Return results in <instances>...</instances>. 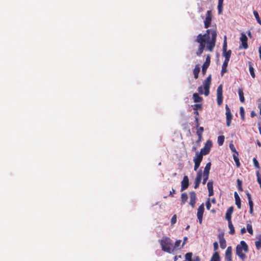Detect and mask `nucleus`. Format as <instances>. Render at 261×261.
<instances>
[{"mask_svg": "<svg viewBox=\"0 0 261 261\" xmlns=\"http://www.w3.org/2000/svg\"><path fill=\"white\" fill-rule=\"evenodd\" d=\"M216 37V31L213 29L207 30L206 33L203 35L199 34L196 40V41L199 44L196 55L197 56H200L205 46L207 50L212 51L215 46Z\"/></svg>", "mask_w": 261, "mask_h": 261, "instance_id": "1", "label": "nucleus"}, {"mask_svg": "<svg viewBox=\"0 0 261 261\" xmlns=\"http://www.w3.org/2000/svg\"><path fill=\"white\" fill-rule=\"evenodd\" d=\"M248 251V247L246 242L244 241H241L240 243L236 247V254L243 261L246 258V255L243 253Z\"/></svg>", "mask_w": 261, "mask_h": 261, "instance_id": "2", "label": "nucleus"}, {"mask_svg": "<svg viewBox=\"0 0 261 261\" xmlns=\"http://www.w3.org/2000/svg\"><path fill=\"white\" fill-rule=\"evenodd\" d=\"M211 83V75H210L203 82V86H200L198 88V92L200 94H204L205 96H208L210 93V88Z\"/></svg>", "mask_w": 261, "mask_h": 261, "instance_id": "3", "label": "nucleus"}, {"mask_svg": "<svg viewBox=\"0 0 261 261\" xmlns=\"http://www.w3.org/2000/svg\"><path fill=\"white\" fill-rule=\"evenodd\" d=\"M160 244L162 249L163 251L171 253L172 251V241L169 238H165L160 241Z\"/></svg>", "mask_w": 261, "mask_h": 261, "instance_id": "4", "label": "nucleus"}, {"mask_svg": "<svg viewBox=\"0 0 261 261\" xmlns=\"http://www.w3.org/2000/svg\"><path fill=\"white\" fill-rule=\"evenodd\" d=\"M202 159L203 157L202 156V154H199L198 151L196 152L195 156L193 159V161L194 162V169L195 171L197 170L202 160Z\"/></svg>", "mask_w": 261, "mask_h": 261, "instance_id": "5", "label": "nucleus"}, {"mask_svg": "<svg viewBox=\"0 0 261 261\" xmlns=\"http://www.w3.org/2000/svg\"><path fill=\"white\" fill-rule=\"evenodd\" d=\"M223 99V87L222 85H220L217 90V101L218 106L222 105Z\"/></svg>", "mask_w": 261, "mask_h": 261, "instance_id": "6", "label": "nucleus"}, {"mask_svg": "<svg viewBox=\"0 0 261 261\" xmlns=\"http://www.w3.org/2000/svg\"><path fill=\"white\" fill-rule=\"evenodd\" d=\"M212 146V143L211 141H207L205 144L204 147L200 150L199 154H202L203 157V155H206L210 152V149Z\"/></svg>", "mask_w": 261, "mask_h": 261, "instance_id": "7", "label": "nucleus"}, {"mask_svg": "<svg viewBox=\"0 0 261 261\" xmlns=\"http://www.w3.org/2000/svg\"><path fill=\"white\" fill-rule=\"evenodd\" d=\"M204 211V204L202 203L198 207L197 213V218L199 220V222L200 224L202 223V218H203V214Z\"/></svg>", "mask_w": 261, "mask_h": 261, "instance_id": "8", "label": "nucleus"}, {"mask_svg": "<svg viewBox=\"0 0 261 261\" xmlns=\"http://www.w3.org/2000/svg\"><path fill=\"white\" fill-rule=\"evenodd\" d=\"M226 109V125L227 126H229L231 123V121L232 118V116L231 113L230 109L229 108L227 105L225 106Z\"/></svg>", "mask_w": 261, "mask_h": 261, "instance_id": "9", "label": "nucleus"}, {"mask_svg": "<svg viewBox=\"0 0 261 261\" xmlns=\"http://www.w3.org/2000/svg\"><path fill=\"white\" fill-rule=\"evenodd\" d=\"M212 21V14L211 11H207L206 12V16L204 21V28H208L210 27Z\"/></svg>", "mask_w": 261, "mask_h": 261, "instance_id": "10", "label": "nucleus"}, {"mask_svg": "<svg viewBox=\"0 0 261 261\" xmlns=\"http://www.w3.org/2000/svg\"><path fill=\"white\" fill-rule=\"evenodd\" d=\"M190 205L194 207L196 203V194L195 192H191L190 193Z\"/></svg>", "mask_w": 261, "mask_h": 261, "instance_id": "11", "label": "nucleus"}, {"mask_svg": "<svg viewBox=\"0 0 261 261\" xmlns=\"http://www.w3.org/2000/svg\"><path fill=\"white\" fill-rule=\"evenodd\" d=\"M181 191L187 189L189 186V178L187 176H185L181 181Z\"/></svg>", "mask_w": 261, "mask_h": 261, "instance_id": "12", "label": "nucleus"}, {"mask_svg": "<svg viewBox=\"0 0 261 261\" xmlns=\"http://www.w3.org/2000/svg\"><path fill=\"white\" fill-rule=\"evenodd\" d=\"M247 40V37L246 35L242 33L240 37V41L242 42L243 47L245 49H247L248 48Z\"/></svg>", "mask_w": 261, "mask_h": 261, "instance_id": "13", "label": "nucleus"}, {"mask_svg": "<svg viewBox=\"0 0 261 261\" xmlns=\"http://www.w3.org/2000/svg\"><path fill=\"white\" fill-rule=\"evenodd\" d=\"M232 249L231 247H227L225 251V259L226 261H232Z\"/></svg>", "mask_w": 261, "mask_h": 261, "instance_id": "14", "label": "nucleus"}, {"mask_svg": "<svg viewBox=\"0 0 261 261\" xmlns=\"http://www.w3.org/2000/svg\"><path fill=\"white\" fill-rule=\"evenodd\" d=\"M210 64V56L208 55L206 58L205 61L203 65L202 66V71L203 73H204L207 69V68L208 67Z\"/></svg>", "mask_w": 261, "mask_h": 261, "instance_id": "15", "label": "nucleus"}, {"mask_svg": "<svg viewBox=\"0 0 261 261\" xmlns=\"http://www.w3.org/2000/svg\"><path fill=\"white\" fill-rule=\"evenodd\" d=\"M219 240L221 248L222 249H224L226 246V244L225 240L222 234H220L219 236Z\"/></svg>", "mask_w": 261, "mask_h": 261, "instance_id": "16", "label": "nucleus"}, {"mask_svg": "<svg viewBox=\"0 0 261 261\" xmlns=\"http://www.w3.org/2000/svg\"><path fill=\"white\" fill-rule=\"evenodd\" d=\"M233 212V207H230L226 211V215H225V218L228 221H231V214Z\"/></svg>", "mask_w": 261, "mask_h": 261, "instance_id": "17", "label": "nucleus"}, {"mask_svg": "<svg viewBox=\"0 0 261 261\" xmlns=\"http://www.w3.org/2000/svg\"><path fill=\"white\" fill-rule=\"evenodd\" d=\"M234 198H235V200H236V204L237 205L239 209H240L241 207V199L240 198V197L237 192H234Z\"/></svg>", "mask_w": 261, "mask_h": 261, "instance_id": "18", "label": "nucleus"}, {"mask_svg": "<svg viewBox=\"0 0 261 261\" xmlns=\"http://www.w3.org/2000/svg\"><path fill=\"white\" fill-rule=\"evenodd\" d=\"M231 51L230 50L223 51V56L225 58V60H229L231 56Z\"/></svg>", "mask_w": 261, "mask_h": 261, "instance_id": "19", "label": "nucleus"}, {"mask_svg": "<svg viewBox=\"0 0 261 261\" xmlns=\"http://www.w3.org/2000/svg\"><path fill=\"white\" fill-rule=\"evenodd\" d=\"M210 261H220V257L218 252L214 253Z\"/></svg>", "mask_w": 261, "mask_h": 261, "instance_id": "20", "label": "nucleus"}, {"mask_svg": "<svg viewBox=\"0 0 261 261\" xmlns=\"http://www.w3.org/2000/svg\"><path fill=\"white\" fill-rule=\"evenodd\" d=\"M238 156H239L238 152H236V153H234L233 154V158L234 161L236 163V166H237V167H240V163L239 162V159L238 158Z\"/></svg>", "mask_w": 261, "mask_h": 261, "instance_id": "21", "label": "nucleus"}, {"mask_svg": "<svg viewBox=\"0 0 261 261\" xmlns=\"http://www.w3.org/2000/svg\"><path fill=\"white\" fill-rule=\"evenodd\" d=\"M211 163L210 162L206 164V166L204 167L203 174H208L209 175L210 170L211 169Z\"/></svg>", "mask_w": 261, "mask_h": 261, "instance_id": "22", "label": "nucleus"}, {"mask_svg": "<svg viewBox=\"0 0 261 261\" xmlns=\"http://www.w3.org/2000/svg\"><path fill=\"white\" fill-rule=\"evenodd\" d=\"M257 239H258V240L255 242V244L256 249L257 250H259L261 248V235L258 236L257 237Z\"/></svg>", "mask_w": 261, "mask_h": 261, "instance_id": "23", "label": "nucleus"}, {"mask_svg": "<svg viewBox=\"0 0 261 261\" xmlns=\"http://www.w3.org/2000/svg\"><path fill=\"white\" fill-rule=\"evenodd\" d=\"M200 72V67L198 65H196L195 68L193 70V73L195 79H197L198 77V74Z\"/></svg>", "mask_w": 261, "mask_h": 261, "instance_id": "24", "label": "nucleus"}, {"mask_svg": "<svg viewBox=\"0 0 261 261\" xmlns=\"http://www.w3.org/2000/svg\"><path fill=\"white\" fill-rule=\"evenodd\" d=\"M238 94L240 97V100L241 102H244L245 101V98L244 97V93L243 90L242 89H239L238 91Z\"/></svg>", "mask_w": 261, "mask_h": 261, "instance_id": "25", "label": "nucleus"}, {"mask_svg": "<svg viewBox=\"0 0 261 261\" xmlns=\"http://www.w3.org/2000/svg\"><path fill=\"white\" fill-rule=\"evenodd\" d=\"M188 198V195L186 193H184L181 194V204H184L187 202Z\"/></svg>", "mask_w": 261, "mask_h": 261, "instance_id": "26", "label": "nucleus"}, {"mask_svg": "<svg viewBox=\"0 0 261 261\" xmlns=\"http://www.w3.org/2000/svg\"><path fill=\"white\" fill-rule=\"evenodd\" d=\"M228 227L230 229L229 233L231 234H233L235 232L234 228L233 226V224L231 222V221H228Z\"/></svg>", "mask_w": 261, "mask_h": 261, "instance_id": "27", "label": "nucleus"}, {"mask_svg": "<svg viewBox=\"0 0 261 261\" xmlns=\"http://www.w3.org/2000/svg\"><path fill=\"white\" fill-rule=\"evenodd\" d=\"M224 0H218V13L220 14L222 11L223 3Z\"/></svg>", "mask_w": 261, "mask_h": 261, "instance_id": "28", "label": "nucleus"}, {"mask_svg": "<svg viewBox=\"0 0 261 261\" xmlns=\"http://www.w3.org/2000/svg\"><path fill=\"white\" fill-rule=\"evenodd\" d=\"M194 101L195 102H199L202 100V98L200 97L198 94L194 93L193 95Z\"/></svg>", "mask_w": 261, "mask_h": 261, "instance_id": "29", "label": "nucleus"}, {"mask_svg": "<svg viewBox=\"0 0 261 261\" xmlns=\"http://www.w3.org/2000/svg\"><path fill=\"white\" fill-rule=\"evenodd\" d=\"M253 14H254V17H255L257 22L260 25H261V20H260V18L259 17V14H258V12L256 11H253Z\"/></svg>", "mask_w": 261, "mask_h": 261, "instance_id": "30", "label": "nucleus"}, {"mask_svg": "<svg viewBox=\"0 0 261 261\" xmlns=\"http://www.w3.org/2000/svg\"><path fill=\"white\" fill-rule=\"evenodd\" d=\"M181 241L179 240L175 242L174 246L173 248H172V250L173 251L174 250L178 249L179 248V247L180 246Z\"/></svg>", "mask_w": 261, "mask_h": 261, "instance_id": "31", "label": "nucleus"}, {"mask_svg": "<svg viewBox=\"0 0 261 261\" xmlns=\"http://www.w3.org/2000/svg\"><path fill=\"white\" fill-rule=\"evenodd\" d=\"M224 139L225 138L223 136H220L218 137V143L220 146L223 145L224 141Z\"/></svg>", "mask_w": 261, "mask_h": 261, "instance_id": "32", "label": "nucleus"}, {"mask_svg": "<svg viewBox=\"0 0 261 261\" xmlns=\"http://www.w3.org/2000/svg\"><path fill=\"white\" fill-rule=\"evenodd\" d=\"M202 176V173L201 170H199L197 174V176L195 178V180L201 181V178Z\"/></svg>", "mask_w": 261, "mask_h": 261, "instance_id": "33", "label": "nucleus"}, {"mask_svg": "<svg viewBox=\"0 0 261 261\" xmlns=\"http://www.w3.org/2000/svg\"><path fill=\"white\" fill-rule=\"evenodd\" d=\"M192 253L191 252H189L186 254L185 258L187 261H192Z\"/></svg>", "mask_w": 261, "mask_h": 261, "instance_id": "34", "label": "nucleus"}, {"mask_svg": "<svg viewBox=\"0 0 261 261\" xmlns=\"http://www.w3.org/2000/svg\"><path fill=\"white\" fill-rule=\"evenodd\" d=\"M249 71H250V74H251V76L253 79L255 78V73H254V69H253V67L252 66V65L251 64L249 65Z\"/></svg>", "mask_w": 261, "mask_h": 261, "instance_id": "35", "label": "nucleus"}, {"mask_svg": "<svg viewBox=\"0 0 261 261\" xmlns=\"http://www.w3.org/2000/svg\"><path fill=\"white\" fill-rule=\"evenodd\" d=\"M208 191L213 190V182L212 180L208 181L207 184Z\"/></svg>", "mask_w": 261, "mask_h": 261, "instance_id": "36", "label": "nucleus"}, {"mask_svg": "<svg viewBox=\"0 0 261 261\" xmlns=\"http://www.w3.org/2000/svg\"><path fill=\"white\" fill-rule=\"evenodd\" d=\"M247 229L248 232L250 234H253V229H252V225L251 224H247Z\"/></svg>", "mask_w": 261, "mask_h": 261, "instance_id": "37", "label": "nucleus"}, {"mask_svg": "<svg viewBox=\"0 0 261 261\" xmlns=\"http://www.w3.org/2000/svg\"><path fill=\"white\" fill-rule=\"evenodd\" d=\"M229 148L230 149V150L234 152V153H236V152H238L235 148V147L233 145V144L232 143H230L229 144Z\"/></svg>", "mask_w": 261, "mask_h": 261, "instance_id": "38", "label": "nucleus"}, {"mask_svg": "<svg viewBox=\"0 0 261 261\" xmlns=\"http://www.w3.org/2000/svg\"><path fill=\"white\" fill-rule=\"evenodd\" d=\"M227 49V43H226V37L225 36L223 44V51H225Z\"/></svg>", "mask_w": 261, "mask_h": 261, "instance_id": "39", "label": "nucleus"}, {"mask_svg": "<svg viewBox=\"0 0 261 261\" xmlns=\"http://www.w3.org/2000/svg\"><path fill=\"white\" fill-rule=\"evenodd\" d=\"M203 132V127H200L197 132V134L199 137H201Z\"/></svg>", "mask_w": 261, "mask_h": 261, "instance_id": "40", "label": "nucleus"}, {"mask_svg": "<svg viewBox=\"0 0 261 261\" xmlns=\"http://www.w3.org/2000/svg\"><path fill=\"white\" fill-rule=\"evenodd\" d=\"M208 174H203V180L202 184L203 185H205L206 184V181L207 180L208 178Z\"/></svg>", "mask_w": 261, "mask_h": 261, "instance_id": "41", "label": "nucleus"}, {"mask_svg": "<svg viewBox=\"0 0 261 261\" xmlns=\"http://www.w3.org/2000/svg\"><path fill=\"white\" fill-rule=\"evenodd\" d=\"M246 195H247V198H248V200L249 204H250V202H251V203H253V201H252V200L251 199V194L247 192Z\"/></svg>", "mask_w": 261, "mask_h": 261, "instance_id": "42", "label": "nucleus"}, {"mask_svg": "<svg viewBox=\"0 0 261 261\" xmlns=\"http://www.w3.org/2000/svg\"><path fill=\"white\" fill-rule=\"evenodd\" d=\"M242 181L239 179H237V184L239 190H242Z\"/></svg>", "mask_w": 261, "mask_h": 261, "instance_id": "43", "label": "nucleus"}, {"mask_svg": "<svg viewBox=\"0 0 261 261\" xmlns=\"http://www.w3.org/2000/svg\"><path fill=\"white\" fill-rule=\"evenodd\" d=\"M228 71L227 67H224L222 66V70L221 72V75L223 76L225 73Z\"/></svg>", "mask_w": 261, "mask_h": 261, "instance_id": "44", "label": "nucleus"}, {"mask_svg": "<svg viewBox=\"0 0 261 261\" xmlns=\"http://www.w3.org/2000/svg\"><path fill=\"white\" fill-rule=\"evenodd\" d=\"M176 215H174L172 218H171V224H174L176 223Z\"/></svg>", "mask_w": 261, "mask_h": 261, "instance_id": "45", "label": "nucleus"}, {"mask_svg": "<svg viewBox=\"0 0 261 261\" xmlns=\"http://www.w3.org/2000/svg\"><path fill=\"white\" fill-rule=\"evenodd\" d=\"M253 162L254 163V166L256 168H259V163L257 160L255 158H253Z\"/></svg>", "mask_w": 261, "mask_h": 261, "instance_id": "46", "label": "nucleus"}, {"mask_svg": "<svg viewBox=\"0 0 261 261\" xmlns=\"http://www.w3.org/2000/svg\"><path fill=\"white\" fill-rule=\"evenodd\" d=\"M249 205V212L251 214H253V203H251V202H250Z\"/></svg>", "mask_w": 261, "mask_h": 261, "instance_id": "47", "label": "nucleus"}, {"mask_svg": "<svg viewBox=\"0 0 261 261\" xmlns=\"http://www.w3.org/2000/svg\"><path fill=\"white\" fill-rule=\"evenodd\" d=\"M194 110H197V109H201V106L200 104H195L194 105Z\"/></svg>", "mask_w": 261, "mask_h": 261, "instance_id": "48", "label": "nucleus"}, {"mask_svg": "<svg viewBox=\"0 0 261 261\" xmlns=\"http://www.w3.org/2000/svg\"><path fill=\"white\" fill-rule=\"evenodd\" d=\"M206 208L209 210H210V208H211V204L210 202V200H208L206 202Z\"/></svg>", "mask_w": 261, "mask_h": 261, "instance_id": "49", "label": "nucleus"}, {"mask_svg": "<svg viewBox=\"0 0 261 261\" xmlns=\"http://www.w3.org/2000/svg\"><path fill=\"white\" fill-rule=\"evenodd\" d=\"M229 61V60H225L222 64V67H227Z\"/></svg>", "mask_w": 261, "mask_h": 261, "instance_id": "50", "label": "nucleus"}, {"mask_svg": "<svg viewBox=\"0 0 261 261\" xmlns=\"http://www.w3.org/2000/svg\"><path fill=\"white\" fill-rule=\"evenodd\" d=\"M200 182L201 181H198L196 180H195V186H194L195 189H197L198 187Z\"/></svg>", "mask_w": 261, "mask_h": 261, "instance_id": "51", "label": "nucleus"}, {"mask_svg": "<svg viewBox=\"0 0 261 261\" xmlns=\"http://www.w3.org/2000/svg\"><path fill=\"white\" fill-rule=\"evenodd\" d=\"M214 249L215 250H217L218 249V244L217 242L214 243Z\"/></svg>", "mask_w": 261, "mask_h": 261, "instance_id": "52", "label": "nucleus"}, {"mask_svg": "<svg viewBox=\"0 0 261 261\" xmlns=\"http://www.w3.org/2000/svg\"><path fill=\"white\" fill-rule=\"evenodd\" d=\"M240 114H241V116L243 117V116L244 115V110L243 108L241 107L240 109Z\"/></svg>", "mask_w": 261, "mask_h": 261, "instance_id": "53", "label": "nucleus"}, {"mask_svg": "<svg viewBox=\"0 0 261 261\" xmlns=\"http://www.w3.org/2000/svg\"><path fill=\"white\" fill-rule=\"evenodd\" d=\"M257 181L259 185L261 184V177L258 174H257Z\"/></svg>", "mask_w": 261, "mask_h": 261, "instance_id": "54", "label": "nucleus"}, {"mask_svg": "<svg viewBox=\"0 0 261 261\" xmlns=\"http://www.w3.org/2000/svg\"><path fill=\"white\" fill-rule=\"evenodd\" d=\"M246 232V229L245 227H243L241 229V233L242 234H244L245 233V232Z\"/></svg>", "mask_w": 261, "mask_h": 261, "instance_id": "55", "label": "nucleus"}, {"mask_svg": "<svg viewBox=\"0 0 261 261\" xmlns=\"http://www.w3.org/2000/svg\"><path fill=\"white\" fill-rule=\"evenodd\" d=\"M214 194L213 190L208 191V196H212Z\"/></svg>", "mask_w": 261, "mask_h": 261, "instance_id": "56", "label": "nucleus"}, {"mask_svg": "<svg viewBox=\"0 0 261 261\" xmlns=\"http://www.w3.org/2000/svg\"><path fill=\"white\" fill-rule=\"evenodd\" d=\"M192 261H200V258L199 257L197 256L193 259H192Z\"/></svg>", "mask_w": 261, "mask_h": 261, "instance_id": "57", "label": "nucleus"}, {"mask_svg": "<svg viewBox=\"0 0 261 261\" xmlns=\"http://www.w3.org/2000/svg\"><path fill=\"white\" fill-rule=\"evenodd\" d=\"M187 240H188V238L187 237H184V242L182 243V247L186 243V242H187Z\"/></svg>", "mask_w": 261, "mask_h": 261, "instance_id": "58", "label": "nucleus"}, {"mask_svg": "<svg viewBox=\"0 0 261 261\" xmlns=\"http://www.w3.org/2000/svg\"><path fill=\"white\" fill-rule=\"evenodd\" d=\"M258 51H259V58L261 60V46H260L258 48Z\"/></svg>", "mask_w": 261, "mask_h": 261, "instance_id": "59", "label": "nucleus"}, {"mask_svg": "<svg viewBox=\"0 0 261 261\" xmlns=\"http://www.w3.org/2000/svg\"><path fill=\"white\" fill-rule=\"evenodd\" d=\"M255 113L254 111H252L251 113V117H253L255 116Z\"/></svg>", "mask_w": 261, "mask_h": 261, "instance_id": "60", "label": "nucleus"}, {"mask_svg": "<svg viewBox=\"0 0 261 261\" xmlns=\"http://www.w3.org/2000/svg\"><path fill=\"white\" fill-rule=\"evenodd\" d=\"M257 145H258L259 147H260V146H261V143H260V142L259 141H257Z\"/></svg>", "mask_w": 261, "mask_h": 261, "instance_id": "61", "label": "nucleus"}, {"mask_svg": "<svg viewBox=\"0 0 261 261\" xmlns=\"http://www.w3.org/2000/svg\"><path fill=\"white\" fill-rule=\"evenodd\" d=\"M173 193H174V192H175V190H173V189L172 190V191H170V195H171V196H172V193H173Z\"/></svg>", "mask_w": 261, "mask_h": 261, "instance_id": "62", "label": "nucleus"}, {"mask_svg": "<svg viewBox=\"0 0 261 261\" xmlns=\"http://www.w3.org/2000/svg\"><path fill=\"white\" fill-rule=\"evenodd\" d=\"M212 202L214 203H215L216 202V200L215 198H213L212 199Z\"/></svg>", "mask_w": 261, "mask_h": 261, "instance_id": "63", "label": "nucleus"}, {"mask_svg": "<svg viewBox=\"0 0 261 261\" xmlns=\"http://www.w3.org/2000/svg\"><path fill=\"white\" fill-rule=\"evenodd\" d=\"M259 131L260 134L261 135V127H259Z\"/></svg>", "mask_w": 261, "mask_h": 261, "instance_id": "64", "label": "nucleus"}]
</instances>
